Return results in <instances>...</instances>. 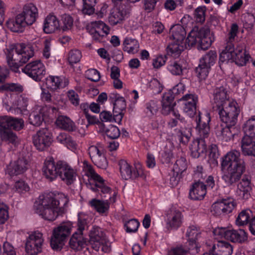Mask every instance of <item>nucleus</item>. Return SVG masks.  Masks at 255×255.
Segmentation results:
<instances>
[{
    "label": "nucleus",
    "instance_id": "nucleus-61",
    "mask_svg": "<svg viewBox=\"0 0 255 255\" xmlns=\"http://www.w3.org/2000/svg\"><path fill=\"white\" fill-rule=\"evenodd\" d=\"M196 20L198 22L203 23L205 20V10L204 8L199 7L195 11Z\"/></svg>",
    "mask_w": 255,
    "mask_h": 255
},
{
    "label": "nucleus",
    "instance_id": "nucleus-13",
    "mask_svg": "<svg viewBox=\"0 0 255 255\" xmlns=\"http://www.w3.org/2000/svg\"><path fill=\"white\" fill-rule=\"evenodd\" d=\"M120 171L123 179L125 180L134 179L138 177L145 178L141 165L136 164L134 167L131 166L126 160H121L119 162Z\"/></svg>",
    "mask_w": 255,
    "mask_h": 255
},
{
    "label": "nucleus",
    "instance_id": "nucleus-27",
    "mask_svg": "<svg viewBox=\"0 0 255 255\" xmlns=\"http://www.w3.org/2000/svg\"><path fill=\"white\" fill-rule=\"evenodd\" d=\"M236 128L235 127L221 124L216 129V134L224 142H228L233 139L236 134Z\"/></svg>",
    "mask_w": 255,
    "mask_h": 255
},
{
    "label": "nucleus",
    "instance_id": "nucleus-11",
    "mask_svg": "<svg viewBox=\"0 0 255 255\" xmlns=\"http://www.w3.org/2000/svg\"><path fill=\"white\" fill-rule=\"evenodd\" d=\"M89 237L88 244L95 251H99L101 247V250L104 252L108 253L110 251L108 240L101 229L98 227H93L90 231Z\"/></svg>",
    "mask_w": 255,
    "mask_h": 255
},
{
    "label": "nucleus",
    "instance_id": "nucleus-6",
    "mask_svg": "<svg viewBox=\"0 0 255 255\" xmlns=\"http://www.w3.org/2000/svg\"><path fill=\"white\" fill-rule=\"evenodd\" d=\"M210 30L207 28L198 29L195 27L189 33L186 42L190 47L197 46L198 50H206L211 45L212 40L210 37Z\"/></svg>",
    "mask_w": 255,
    "mask_h": 255
},
{
    "label": "nucleus",
    "instance_id": "nucleus-9",
    "mask_svg": "<svg viewBox=\"0 0 255 255\" xmlns=\"http://www.w3.org/2000/svg\"><path fill=\"white\" fill-rule=\"evenodd\" d=\"M217 53L214 50H210L200 59L199 64L195 69L197 76L200 80H205L208 75L211 67L217 60Z\"/></svg>",
    "mask_w": 255,
    "mask_h": 255
},
{
    "label": "nucleus",
    "instance_id": "nucleus-23",
    "mask_svg": "<svg viewBox=\"0 0 255 255\" xmlns=\"http://www.w3.org/2000/svg\"><path fill=\"white\" fill-rule=\"evenodd\" d=\"M183 102V111L190 117H193L196 112L198 96L193 94H187L180 100Z\"/></svg>",
    "mask_w": 255,
    "mask_h": 255
},
{
    "label": "nucleus",
    "instance_id": "nucleus-20",
    "mask_svg": "<svg viewBox=\"0 0 255 255\" xmlns=\"http://www.w3.org/2000/svg\"><path fill=\"white\" fill-rule=\"evenodd\" d=\"M32 139L34 145L40 151L47 149L53 141L52 133L47 128L39 129L33 136Z\"/></svg>",
    "mask_w": 255,
    "mask_h": 255
},
{
    "label": "nucleus",
    "instance_id": "nucleus-41",
    "mask_svg": "<svg viewBox=\"0 0 255 255\" xmlns=\"http://www.w3.org/2000/svg\"><path fill=\"white\" fill-rule=\"evenodd\" d=\"M245 136L255 139V115L246 121L243 126Z\"/></svg>",
    "mask_w": 255,
    "mask_h": 255
},
{
    "label": "nucleus",
    "instance_id": "nucleus-25",
    "mask_svg": "<svg viewBox=\"0 0 255 255\" xmlns=\"http://www.w3.org/2000/svg\"><path fill=\"white\" fill-rule=\"evenodd\" d=\"M19 15L22 16V19L26 25L32 24L38 16V9L32 3L25 4L23 7V11Z\"/></svg>",
    "mask_w": 255,
    "mask_h": 255
},
{
    "label": "nucleus",
    "instance_id": "nucleus-35",
    "mask_svg": "<svg viewBox=\"0 0 255 255\" xmlns=\"http://www.w3.org/2000/svg\"><path fill=\"white\" fill-rule=\"evenodd\" d=\"M55 124L60 128L68 131H73L76 129L75 123L67 116H58Z\"/></svg>",
    "mask_w": 255,
    "mask_h": 255
},
{
    "label": "nucleus",
    "instance_id": "nucleus-39",
    "mask_svg": "<svg viewBox=\"0 0 255 255\" xmlns=\"http://www.w3.org/2000/svg\"><path fill=\"white\" fill-rule=\"evenodd\" d=\"M170 34L173 39L180 43L185 39L186 32L182 26L180 24H176L171 27Z\"/></svg>",
    "mask_w": 255,
    "mask_h": 255
},
{
    "label": "nucleus",
    "instance_id": "nucleus-64",
    "mask_svg": "<svg viewBox=\"0 0 255 255\" xmlns=\"http://www.w3.org/2000/svg\"><path fill=\"white\" fill-rule=\"evenodd\" d=\"M2 255H16L13 247L8 242L3 243Z\"/></svg>",
    "mask_w": 255,
    "mask_h": 255
},
{
    "label": "nucleus",
    "instance_id": "nucleus-62",
    "mask_svg": "<svg viewBox=\"0 0 255 255\" xmlns=\"http://www.w3.org/2000/svg\"><path fill=\"white\" fill-rule=\"evenodd\" d=\"M146 113L149 115H153L155 114L158 110V106L157 103L154 101H151L146 104Z\"/></svg>",
    "mask_w": 255,
    "mask_h": 255
},
{
    "label": "nucleus",
    "instance_id": "nucleus-54",
    "mask_svg": "<svg viewBox=\"0 0 255 255\" xmlns=\"http://www.w3.org/2000/svg\"><path fill=\"white\" fill-rule=\"evenodd\" d=\"M11 116H3L0 117V131L10 130Z\"/></svg>",
    "mask_w": 255,
    "mask_h": 255
},
{
    "label": "nucleus",
    "instance_id": "nucleus-36",
    "mask_svg": "<svg viewBox=\"0 0 255 255\" xmlns=\"http://www.w3.org/2000/svg\"><path fill=\"white\" fill-rule=\"evenodd\" d=\"M22 19V16L18 14L14 19H9L6 21V26L11 31L21 32L23 28L26 25Z\"/></svg>",
    "mask_w": 255,
    "mask_h": 255
},
{
    "label": "nucleus",
    "instance_id": "nucleus-46",
    "mask_svg": "<svg viewBox=\"0 0 255 255\" xmlns=\"http://www.w3.org/2000/svg\"><path fill=\"white\" fill-rule=\"evenodd\" d=\"M103 131L107 136L111 139H117L121 134L119 128L114 125H110L108 127L103 128Z\"/></svg>",
    "mask_w": 255,
    "mask_h": 255
},
{
    "label": "nucleus",
    "instance_id": "nucleus-38",
    "mask_svg": "<svg viewBox=\"0 0 255 255\" xmlns=\"http://www.w3.org/2000/svg\"><path fill=\"white\" fill-rule=\"evenodd\" d=\"M233 247L226 242H219L214 251L215 255H232Z\"/></svg>",
    "mask_w": 255,
    "mask_h": 255
},
{
    "label": "nucleus",
    "instance_id": "nucleus-50",
    "mask_svg": "<svg viewBox=\"0 0 255 255\" xmlns=\"http://www.w3.org/2000/svg\"><path fill=\"white\" fill-rule=\"evenodd\" d=\"M82 57L80 51L77 49L71 50L68 54V60L71 65L78 63Z\"/></svg>",
    "mask_w": 255,
    "mask_h": 255
},
{
    "label": "nucleus",
    "instance_id": "nucleus-2",
    "mask_svg": "<svg viewBox=\"0 0 255 255\" xmlns=\"http://www.w3.org/2000/svg\"><path fill=\"white\" fill-rule=\"evenodd\" d=\"M42 170L46 178L50 181L59 177L67 185L73 183L77 175L74 170L66 162L58 161L55 163L52 158L45 160Z\"/></svg>",
    "mask_w": 255,
    "mask_h": 255
},
{
    "label": "nucleus",
    "instance_id": "nucleus-58",
    "mask_svg": "<svg viewBox=\"0 0 255 255\" xmlns=\"http://www.w3.org/2000/svg\"><path fill=\"white\" fill-rule=\"evenodd\" d=\"M91 29L98 31L101 34H105L108 35L109 33V28L104 22L102 21H99L98 23L96 24L95 27L92 28Z\"/></svg>",
    "mask_w": 255,
    "mask_h": 255
},
{
    "label": "nucleus",
    "instance_id": "nucleus-34",
    "mask_svg": "<svg viewBox=\"0 0 255 255\" xmlns=\"http://www.w3.org/2000/svg\"><path fill=\"white\" fill-rule=\"evenodd\" d=\"M60 28V24L57 17L49 14L45 18L43 25V31L46 33H51Z\"/></svg>",
    "mask_w": 255,
    "mask_h": 255
},
{
    "label": "nucleus",
    "instance_id": "nucleus-59",
    "mask_svg": "<svg viewBox=\"0 0 255 255\" xmlns=\"http://www.w3.org/2000/svg\"><path fill=\"white\" fill-rule=\"evenodd\" d=\"M86 76L88 79L93 82H98L100 79V73L94 69L87 71Z\"/></svg>",
    "mask_w": 255,
    "mask_h": 255
},
{
    "label": "nucleus",
    "instance_id": "nucleus-52",
    "mask_svg": "<svg viewBox=\"0 0 255 255\" xmlns=\"http://www.w3.org/2000/svg\"><path fill=\"white\" fill-rule=\"evenodd\" d=\"M61 21L63 25L61 28L63 31H66L70 29L73 24V19L69 14H64L61 16Z\"/></svg>",
    "mask_w": 255,
    "mask_h": 255
},
{
    "label": "nucleus",
    "instance_id": "nucleus-1",
    "mask_svg": "<svg viewBox=\"0 0 255 255\" xmlns=\"http://www.w3.org/2000/svg\"><path fill=\"white\" fill-rule=\"evenodd\" d=\"M68 202V199L63 193H49L39 196L34 209L35 212L42 218L54 221L64 213V207Z\"/></svg>",
    "mask_w": 255,
    "mask_h": 255
},
{
    "label": "nucleus",
    "instance_id": "nucleus-5",
    "mask_svg": "<svg viewBox=\"0 0 255 255\" xmlns=\"http://www.w3.org/2000/svg\"><path fill=\"white\" fill-rule=\"evenodd\" d=\"M245 48V46L243 44L238 45L235 49L233 43L228 42L220 55V61L235 62L236 64L240 66L246 65L251 56Z\"/></svg>",
    "mask_w": 255,
    "mask_h": 255
},
{
    "label": "nucleus",
    "instance_id": "nucleus-44",
    "mask_svg": "<svg viewBox=\"0 0 255 255\" xmlns=\"http://www.w3.org/2000/svg\"><path fill=\"white\" fill-rule=\"evenodd\" d=\"M0 137L2 140L16 145L18 143V139L15 133L11 130L0 131Z\"/></svg>",
    "mask_w": 255,
    "mask_h": 255
},
{
    "label": "nucleus",
    "instance_id": "nucleus-40",
    "mask_svg": "<svg viewBox=\"0 0 255 255\" xmlns=\"http://www.w3.org/2000/svg\"><path fill=\"white\" fill-rule=\"evenodd\" d=\"M200 234V232L196 227L194 226H191L189 227L186 232V237L188 238V241L189 245L193 247L192 248H191L190 249H193L194 248H195L197 252H198L196 240Z\"/></svg>",
    "mask_w": 255,
    "mask_h": 255
},
{
    "label": "nucleus",
    "instance_id": "nucleus-48",
    "mask_svg": "<svg viewBox=\"0 0 255 255\" xmlns=\"http://www.w3.org/2000/svg\"><path fill=\"white\" fill-rule=\"evenodd\" d=\"M251 211L250 210H243L238 215L236 222L238 226L247 225L250 220Z\"/></svg>",
    "mask_w": 255,
    "mask_h": 255
},
{
    "label": "nucleus",
    "instance_id": "nucleus-43",
    "mask_svg": "<svg viewBox=\"0 0 255 255\" xmlns=\"http://www.w3.org/2000/svg\"><path fill=\"white\" fill-rule=\"evenodd\" d=\"M44 110L42 108L39 112H32L29 116V123L34 126H40L44 121Z\"/></svg>",
    "mask_w": 255,
    "mask_h": 255
},
{
    "label": "nucleus",
    "instance_id": "nucleus-29",
    "mask_svg": "<svg viewBox=\"0 0 255 255\" xmlns=\"http://www.w3.org/2000/svg\"><path fill=\"white\" fill-rule=\"evenodd\" d=\"M240 145L243 155L255 157V141L254 139L244 135L242 138Z\"/></svg>",
    "mask_w": 255,
    "mask_h": 255
},
{
    "label": "nucleus",
    "instance_id": "nucleus-15",
    "mask_svg": "<svg viewBox=\"0 0 255 255\" xmlns=\"http://www.w3.org/2000/svg\"><path fill=\"white\" fill-rule=\"evenodd\" d=\"M229 96L224 81L221 80L216 85L213 91V109L218 110L227 106Z\"/></svg>",
    "mask_w": 255,
    "mask_h": 255
},
{
    "label": "nucleus",
    "instance_id": "nucleus-21",
    "mask_svg": "<svg viewBox=\"0 0 255 255\" xmlns=\"http://www.w3.org/2000/svg\"><path fill=\"white\" fill-rule=\"evenodd\" d=\"M182 220L181 212L174 208H171L166 213V228L168 231L177 230L181 226Z\"/></svg>",
    "mask_w": 255,
    "mask_h": 255
},
{
    "label": "nucleus",
    "instance_id": "nucleus-4",
    "mask_svg": "<svg viewBox=\"0 0 255 255\" xmlns=\"http://www.w3.org/2000/svg\"><path fill=\"white\" fill-rule=\"evenodd\" d=\"M34 55V48L31 45L17 43L6 49V57L8 65L14 72L19 71V67L26 63Z\"/></svg>",
    "mask_w": 255,
    "mask_h": 255
},
{
    "label": "nucleus",
    "instance_id": "nucleus-51",
    "mask_svg": "<svg viewBox=\"0 0 255 255\" xmlns=\"http://www.w3.org/2000/svg\"><path fill=\"white\" fill-rule=\"evenodd\" d=\"M183 50V47L180 45L179 42L171 43L167 47V53L174 56L179 55Z\"/></svg>",
    "mask_w": 255,
    "mask_h": 255
},
{
    "label": "nucleus",
    "instance_id": "nucleus-26",
    "mask_svg": "<svg viewBox=\"0 0 255 255\" xmlns=\"http://www.w3.org/2000/svg\"><path fill=\"white\" fill-rule=\"evenodd\" d=\"M27 161L24 157H20L11 162L7 167V172L10 176L23 173L27 169Z\"/></svg>",
    "mask_w": 255,
    "mask_h": 255
},
{
    "label": "nucleus",
    "instance_id": "nucleus-7",
    "mask_svg": "<svg viewBox=\"0 0 255 255\" xmlns=\"http://www.w3.org/2000/svg\"><path fill=\"white\" fill-rule=\"evenodd\" d=\"M72 225L70 222L63 223L53 230L50 246L55 251L61 250L71 232Z\"/></svg>",
    "mask_w": 255,
    "mask_h": 255
},
{
    "label": "nucleus",
    "instance_id": "nucleus-19",
    "mask_svg": "<svg viewBox=\"0 0 255 255\" xmlns=\"http://www.w3.org/2000/svg\"><path fill=\"white\" fill-rule=\"evenodd\" d=\"M22 71L36 82L41 81L46 74V69L40 60L31 62L22 69Z\"/></svg>",
    "mask_w": 255,
    "mask_h": 255
},
{
    "label": "nucleus",
    "instance_id": "nucleus-30",
    "mask_svg": "<svg viewBox=\"0 0 255 255\" xmlns=\"http://www.w3.org/2000/svg\"><path fill=\"white\" fill-rule=\"evenodd\" d=\"M117 193L114 191L112 197H109L110 201H101L96 199H92L90 201L89 204L91 207H93L96 211L100 213H104L107 211L109 208L110 203H115L116 201Z\"/></svg>",
    "mask_w": 255,
    "mask_h": 255
},
{
    "label": "nucleus",
    "instance_id": "nucleus-32",
    "mask_svg": "<svg viewBox=\"0 0 255 255\" xmlns=\"http://www.w3.org/2000/svg\"><path fill=\"white\" fill-rule=\"evenodd\" d=\"M47 88L55 91L57 89L63 88L68 84L67 80L58 76H49L46 78Z\"/></svg>",
    "mask_w": 255,
    "mask_h": 255
},
{
    "label": "nucleus",
    "instance_id": "nucleus-14",
    "mask_svg": "<svg viewBox=\"0 0 255 255\" xmlns=\"http://www.w3.org/2000/svg\"><path fill=\"white\" fill-rule=\"evenodd\" d=\"M214 234L234 243H243L247 241V233L243 229H228L218 228L214 231Z\"/></svg>",
    "mask_w": 255,
    "mask_h": 255
},
{
    "label": "nucleus",
    "instance_id": "nucleus-53",
    "mask_svg": "<svg viewBox=\"0 0 255 255\" xmlns=\"http://www.w3.org/2000/svg\"><path fill=\"white\" fill-rule=\"evenodd\" d=\"M10 125V130L13 129L16 131H19L24 128V122L22 119L12 117Z\"/></svg>",
    "mask_w": 255,
    "mask_h": 255
},
{
    "label": "nucleus",
    "instance_id": "nucleus-18",
    "mask_svg": "<svg viewBox=\"0 0 255 255\" xmlns=\"http://www.w3.org/2000/svg\"><path fill=\"white\" fill-rule=\"evenodd\" d=\"M44 242L43 234L37 231L32 232L25 244V251L29 255H37L42 251Z\"/></svg>",
    "mask_w": 255,
    "mask_h": 255
},
{
    "label": "nucleus",
    "instance_id": "nucleus-3",
    "mask_svg": "<svg viewBox=\"0 0 255 255\" xmlns=\"http://www.w3.org/2000/svg\"><path fill=\"white\" fill-rule=\"evenodd\" d=\"M211 121L210 114L202 116L199 112L196 118V128L200 137L192 141L190 146L191 155L197 158L207 151V140L210 134L209 123Z\"/></svg>",
    "mask_w": 255,
    "mask_h": 255
},
{
    "label": "nucleus",
    "instance_id": "nucleus-17",
    "mask_svg": "<svg viewBox=\"0 0 255 255\" xmlns=\"http://www.w3.org/2000/svg\"><path fill=\"white\" fill-rule=\"evenodd\" d=\"M104 146L101 143L91 145L88 148V153L93 163L98 168L106 169L108 163L104 154Z\"/></svg>",
    "mask_w": 255,
    "mask_h": 255
},
{
    "label": "nucleus",
    "instance_id": "nucleus-60",
    "mask_svg": "<svg viewBox=\"0 0 255 255\" xmlns=\"http://www.w3.org/2000/svg\"><path fill=\"white\" fill-rule=\"evenodd\" d=\"M175 106V103H171L165 101H162V113L164 115H168L173 110Z\"/></svg>",
    "mask_w": 255,
    "mask_h": 255
},
{
    "label": "nucleus",
    "instance_id": "nucleus-31",
    "mask_svg": "<svg viewBox=\"0 0 255 255\" xmlns=\"http://www.w3.org/2000/svg\"><path fill=\"white\" fill-rule=\"evenodd\" d=\"M206 185L200 181L195 182L190 190L189 196L194 200H202L206 194Z\"/></svg>",
    "mask_w": 255,
    "mask_h": 255
},
{
    "label": "nucleus",
    "instance_id": "nucleus-42",
    "mask_svg": "<svg viewBox=\"0 0 255 255\" xmlns=\"http://www.w3.org/2000/svg\"><path fill=\"white\" fill-rule=\"evenodd\" d=\"M123 46V50L128 53H135L139 48V43L136 39L129 38H125Z\"/></svg>",
    "mask_w": 255,
    "mask_h": 255
},
{
    "label": "nucleus",
    "instance_id": "nucleus-37",
    "mask_svg": "<svg viewBox=\"0 0 255 255\" xmlns=\"http://www.w3.org/2000/svg\"><path fill=\"white\" fill-rule=\"evenodd\" d=\"M167 69L172 75L180 76L186 70V64L183 60L173 61L168 65Z\"/></svg>",
    "mask_w": 255,
    "mask_h": 255
},
{
    "label": "nucleus",
    "instance_id": "nucleus-55",
    "mask_svg": "<svg viewBox=\"0 0 255 255\" xmlns=\"http://www.w3.org/2000/svg\"><path fill=\"white\" fill-rule=\"evenodd\" d=\"M140 223L136 219H131L127 222L125 226L126 227V231L128 233H134L137 231Z\"/></svg>",
    "mask_w": 255,
    "mask_h": 255
},
{
    "label": "nucleus",
    "instance_id": "nucleus-12",
    "mask_svg": "<svg viewBox=\"0 0 255 255\" xmlns=\"http://www.w3.org/2000/svg\"><path fill=\"white\" fill-rule=\"evenodd\" d=\"M87 174L90 177L87 186L94 192L101 191L103 194H111L112 189L106 186L105 180L97 174L92 166L88 167Z\"/></svg>",
    "mask_w": 255,
    "mask_h": 255
},
{
    "label": "nucleus",
    "instance_id": "nucleus-16",
    "mask_svg": "<svg viewBox=\"0 0 255 255\" xmlns=\"http://www.w3.org/2000/svg\"><path fill=\"white\" fill-rule=\"evenodd\" d=\"M221 166L224 169L246 168L245 162L241 158L240 152L236 150L228 152L222 157Z\"/></svg>",
    "mask_w": 255,
    "mask_h": 255
},
{
    "label": "nucleus",
    "instance_id": "nucleus-45",
    "mask_svg": "<svg viewBox=\"0 0 255 255\" xmlns=\"http://www.w3.org/2000/svg\"><path fill=\"white\" fill-rule=\"evenodd\" d=\"M56 139L58 142L65 145L68 148H75L77 146L76 142L66 133H60L57 136Z\"/></svg>",
    "mask_w": 255,
    "mask_h": 255
},
{
    "label": "nucleus",
    "instance_id": "nucleus-28",
    "mask_svg": "<svg viewBox=\"0 0 255 255\" xmlns=\"http://www.w3.org/2000/svg\"><path fill=\"white\" fill-rule=\"evenodd\" d=\"M227 172L222 176L223 180L228 186H232L238 181L246 168L227 169Z\"/></svg>",
    "mask_w": 255,
    "mask_h": 255
},
{
    "label": "nucleus",
    "instance_id": "nucleus-24",
    "mask_svg": "<svg viewBox=\"0 0 255 255\" xmlns=\"http://www.w3.org/2000/svg\"><path fill=\"white\" fill-rule=\"evenodd\" d=\"M252 189L250 177L245 176L238 183L236 194L238 199L247 200L251 197Z\"/></svg>",
    "mask_w": 255,
    "mask_h": 255
},
{
    "label": "nucleus",
    "instance_id": "nucleus-8",
    "mask_svg": "<svg viewBox=\"0 0 255 255\" xmlns=\"http://www.w3.org/2000/svg\"><path fill=\"white\" fill-rule=\"evenodd\" d=\"M215 111H217L219 118L224 125L230 127H235L240 113V107L236 101L229 102L227 106Z\"/></svg>",
    "mask_w": 255,
    "mask_h": 255
},
{
    "label": "nucleus",
    "instance_id": "nucleus-33",
    "mask_svg": "<svg viewBox=\"0 0 255 255\" xmlns=\"http://www.w3.org/2000/svg\"><path fill=\"white\" fill-rule=\"evenodd\" d=\"M126 14V11L124 8L114 7L110 11L109 21L112 25L120 23L124 20Z\"/></svg>",
    "mask_w": 255,
    "mask_h": 255
},
{
    "label": "nucleus",
    "instance_id": "nucleus-56",
    "mask_svg": "<svg viewBox=\"0 0 255 255\" xmlns=\"http://www.w3.org/2000/svg\"><path fill=\"white\" fill-rule=\"evenodd\" d=\"M219 156V153L217 146L216 144H211L209 148V157L210 160L213 164L217 163Z\"/></svg>",
    "mask_w": 255,
    "mask_h": 255
},
{
    "label": "nucleus",
    "instance_id": "nucleus-49",
    "mask_svg": "<svg viewBox=\"0 0 255 255\" xmlns=\"http://www.w3.org/2000/svg\"><path fill=\"white\" fill-rule=\"evenodd\" d=\"M187 164L186 159L183 157H181L178 159L175 163L174 164L172 171L175 173H179L182 174L186 170Z\"/></svg>",
    "mask_w": 255,
    "mask_h": 255
},
{
    "label": "nucleus",
    "instance_id": "nucleus-22",
    "mask_svg": "<svg viewBox=\"0 0 255 255\" xmlns=\"http://www.w3.org/2000/svg\"><path fill=\"white\" fill-rule=\"evenodd\" d=\"M235 207V203L232 199H224L218 200L212 206V212L215 216H219L231 213Z\"/></svg>",
    "mask_w": 255,
    "mask_h": 255
},
{
    "label": "nucleus",
    "instance_id": "nucleus-57",
    "mask_svg": "<svg viewBox=\"0 0 255 255\" xmlns=\"http://www.w3.org/2000/svg\"><path fill=\"white\" fill-rule=\"evenodd\" d=\"M8 218V208L4 203H0V224H4Z\"/></svg>",
    "mask_w": 255,
    "mask_h": 255
},
{
    "label": "nucleus",
    "instance_id": "nucleus-47",
    "mask_svg": "<svg viewBox=\"0 0 255 255\" xmlns=\"http://www.w3.org/2000/svg\"><path fill=\"white\" fill-rule=\"evenodd\" d=\"M83 2L82 13L84 14H93L95 11L97 0H83Z\"/></svg>",
    "mask_w": 255,
    "mask_h": 255
},
{
    "label": "nucleus",
    "instance_id": "nucleus-10",
    "mask_svg": "<svg viewBox=\"0 0 255 255\" xmlns=\"http://www.w3.org/2000/svg\"><path fill=\"white\" fill-rule=\"evenodd\" d=\"M86 226V220L79 217L77 222V231L73 234L69 242L70 248L73 250L80 251L88 245V241L84 237L83 234Z\"/></svg>",
    "mask_w": 255,
    "mask_h": 255
},
{
    "label": "nucleus",
    "instance_id": "nucleus-63",
    "mask_svg": "<svg viewBox=\"0 0 255 255\" xmlns=\"http://www.w3.org/2000/svg\"><path fill=\"white\" fill-rule=\"evenodd\" d=\"M188 251L184 249L182 246L176 247L170 250L167 255H186Z\"/></svg>",
    "mask_w": 255,
    "mask_h": 255
}]
</instances>
